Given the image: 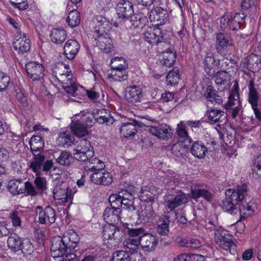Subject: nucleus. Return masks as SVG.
Masks as SVG:
<instances>
[{
    "label": "nucleus",
    "mask_w": 261,
    "mask_h": 261,
    "mask_svg": "<svg viewBox=\"0 0 261 261\" xmlns=\"http://www.w3.org/2000/svg\"><path fill=\"white\" fill-rule=\"evenodd\" d=\"M80 240L78 234L72 229L69 230L62 237H54L51 240L50 247L51 256L54 258L63 256L68 249H74L77 247Z\"/></svg>",
    "instance_id": "nucleus-1"
},
{
    "label": "nucleus",
    "mask_w": 261,
    "mask_h": 261,
    "mask_svg": "<svg viewBox=\"0 0 261 261\" xmlns=\"http://www.w3.org/2000/svg\"><path fill=\"white\" fill-rule=\"evenodd\" d=\"M225 195L226 198L221 205L222 209L231 214H236L238 211L237 205L247 195V186L244 184L238 186L236 189H228Z\"/></svg>",
    "instance_id": "nucleus-2"
},
{
    "label": "nucleus",
    "mask_w": 261,
    "mask_h": 261,
    "mask_svg": "<svg viewBox=\"0 0 261 261\" xmlns=\"http://www.w3.org/2000/svg\"><path fill=\"white\" fill-rule=\"evenodd\" d=\"M29 144L34 157L33 160L28 163V166L34 173H38L45 160V156L42 153L44 150V139L40 135L33 136Z\"/></svg>",
    "instance_id": "nucleus-3"
},
{
    "label": "nucleus",
    "mask_w": 261,
    "mask_h": 261,
    "mask_svg": "<svg viewBox=\"0 0 261 261\" xmlns=\"http://www.w3.org/2000/svg\"><path fill=\"white\" fill-rule=\"evenodd\" d=\"M103 241L111 247L118 245L123 237V230L115 224H107L103 228Z\"/></svg>",
    "instance_id": "nucleus-4"
},
{
    "label": "nucleus",
    "mask_w": 261,
    "mask_h": 261,
    "mask_svg": "<svg viewBox=\"0 0 261 261\" xmlns=\"http://www.w3.org/2000/svg\"><path fill=\"white\" fill-rule=\"evenodd\" d=\"M142 34L145 40L149 44L157 45L159 49L161 48L162 43L159 44L164 40L163 34L158 26L148 27L144 29Z\"/></svg>",
    "instance_id": "nucleus-5"
},
{
    "label": "nucleus",
    "mask_w": 261,
    "mask_h": 261,
    "mask_svg": "<svg viewBox=\"0 0 261 261\" xmlns=\"http://www.w3.org/2000/svg\"><path fill=\"white\" fill-rule=\"evenodd\" d=\"M92 29L90 36H97L103 32L107 33L112 28V23L105 17L101 15H97L92 20Z\"/></svg>",
    "instance_id": "nucleus-6"
},
{
    "label": "nucleus",
    "mask_w": 261,
    "mask_h": 261,
    "mask_svg": "<svg viewBox=\"0 0 261 261\" xmlns=\"http://www.w3.org/2000/svg\"><path fill=\"white\" fill-rule=\"evenodd\" d=\"M35 212L40 224L51 225L55 222L56 212L51 206H47L43 209L41 206H37L35 207Z\"/></svg>",
    "instance_id": "nucleus-7"
},
{
    "label": "nucleus",
    "mask_w": 261,
    "mask_h": 261,
    "mask_svg": "<svg viewBox=\"0 0 261 261\" xmlns=\"http://www.w3.org/2000/svg\"><path fill=\"white\" fill-rule=\"evenodd\" d=\"M31 41L25 33L18 31L14 36L13 45L18 53L23 54L31 49Z\"/></svg>",
    "instance_id": "nucleus-8"
},
{
    "label": "nucleus",
    "mask_w": 261,
    "mask_h": 261,
    "mask_svg": "<svg viewBox=\"0 0 261 261\" xmlns=\"http://www.w3.org/2000/svg\"><path fill=\"white\" fill-rule=\"evenodd\" d=\"M147 128V131L149 133L161 140L169 139L173 132L170 126L165 123L159 124L155 126H148Z\"/></svg>",
    "instance_id": "nucleus-9"
},
{
    "label": "nucleus",
    "mask_w": 261,
    "mask_h": 261,
    "mask_svg": "<svg viewBox=\"0 0 261 261\" xmlns=\"http://www.w3.org/2000/svg\"><path fill=\"white\" fill-rule=\"evenodd\" d=\"M214 238L216 243L224 250H229L231 247L235 246L233 236L223 228L218 232H214Z\"/></svg>",
    "instance_id": "nucleus-10"
},
{
    "label": "nucleus",
    "mask_w": 261,
    "mask_h": 261,
    "mask_svg": "<svg viewBox=\"0 0 261 261\" xmlns=\"http://www.w3.org/2000/svg\"><path fill=\"white\" fill-rule=\"evenodd\" d=\"M28 76L33 81L40 80L44 75V68L42 64L35 62H29L25 65Z\"/></svg>",
    "instance_id": "nucleus-11"
},
{
    "label": "nucleus",
    "mask_w": 261,
    "mask_h": 261,
    "mask_svg": "<svg viewBox=\"0 0 261 261\" xmlns=\"http://www.w3.org/2000/svg\"><path fill=\"white\" fill-rule=\"evenodd\" d=\"M149 18L155 26L160 27L165 24L168 20V14L166 10L161 7H156L150 12Z\"/></svg>",
    "instance_id": "nucleus-12"
},
{
    "label": "nucleus",
    "mask_w": 261,
    "mask_h": 261,
    "mask_svg": "<svg viewBox=\"0 0 261 261\" xmlns=\"http://www.w3.org/2000/svg\"><path fill=\"white\" fill-rule=\"evenodd\" d=\"M187 201L188 198L182 192H179L176 195L169 194L165 197L166 205L171 210L186 203Z\"/></svg>",
    "instance_id": "nucleus-13"
},
{
    "label": "nucleus",
    "mask_w": 261,
    "mask_h": 261,
    "mask_svg": "<svg viewBox=\"0 0 261 261\" xmlns=\"http://www.w3.org/2000/svg\"><path fill=\"white\" fill-rule=\"evenodd\" d=\"M134 1L121 0L116 7L117 14L119 18L127 19L133 15Z\"/></svg>",
    "instance_id": "nucleus-14"
},
{
    "label": "nucleus",
    "mask_w": 261,
    "mask_h": 261,
    "mask_svg": "<svg viewBox=\"0 0 261 261\" xmlns=\"http://www.w3.org/2000/svg\"><path fill=\"white\" fill-rule=\"evenodd\" d=\"M91 38L94 40L93 41L95 42L96 45L103 52L106 53L111 52L113 44L108 32L104 33L103 32L102 34H100V35L92 36Z\"/></svg>",
    "instance_id": "nucleus-15"
},
{
    "label": "nucleus",
    "mask_w": 261,
    "mask_h": 261,
    "mask_svg": "<svg viewBox=\"0 0 261 261\" xmlns=\"http://www.w3.org/2000/svg\"><path fill=\"white\" fill-rule=\"evenodd\" d=\"M124 93L126 100L132 103L140 101L143 96L142 89L136 85L127 87L125 89Z\"/></svg>",
    "instance_id": "nucleus-16"
},
{
    "label": "nucleus",
    "mask_w": 261,
    "mask_h": 261,
    "mask_svg": "<svg viewBox=\"0 0 261 261\" xmlns=\"http://www.w3.org/2000/svg\"><path fill=\"white\" fill-rule=\"evenodd\" d=\"M138 220L140 223H151L155 219L157 215L153 210L152 204H146L144 208L138 211Z\"/></svg>",
    "instance_id": "nucleus-17"
},
{
    "label": "nucleus",
    "mask_w": 261,
    "mask_h": 261,
    "mask_svg": "<svg viewBox=\"0 0 261 261\" xmlns=\"http://www.w3.org/2000/svg\"><path fill=\"white\" fill-rule=\"evenodd\" d=\"M91 181L96 185L108 186L112 184L113 178L111 173L99 170L90 175Z\"/></svg>",
    "instance_id": "nucleus-18"
},
{
    "label": "nucleus",
    "mask_w": 261,
    "mask_h": 261,
    "mask_svg": "<svg viewBox=\"0 0 261 261\" xmlns=\"http://www.w3.org/2000/svg\"><path fill=\"white\" fill-rule=\"evenodd\" d=\"M260 63V58L252 54L243 59L241 62V66L244 68V69L246 68L249 71L255 72L260 68L259 66V64Z\"/></svg>",
    "instance_id": "nucleus-19"
},
{
    "label": "nucleus",
    "mask_w": 261,
    "mask_h": 261,
    "mask_svg": "<svg viewBox=\"0 0 261 261\" xmlns=\"http://www.w3.org/2000/svg\"><path fill=\"white\" fill-rule=\"evenodd\" d=\"M231 44L230 38L227 34L222 33L216 34L215 47L218 54L225 55L228 46Z\"/></svg>",
    "instance_id": "nucleus-20"
},
{
    "label": "nucleus",
    "mask_w": 261,
    "mask_h": 261,
    "mask_svg": "<svg viewBox=\"0 0 261 261\" xmlns=\"http://www.w3.org/2000/svg\"><path fill=\"white\" fill-rule=\"evenodd\" d=\"M220 60L216 61L213 54L207 53L203 60V67L205 72L209 76H213L215 74L214 68H220Z\"/></svg>",
    "instance_id": "nucleus-21"
},
{
    "label": "nucleus",
    "mask_w": 261,
    "mask_h": 261,
    "mask_svg": "<svg viewBox=\"0 0 261 261\" xmlns=\"http://www.w3.org/2000/svg\"><path fill=\"white\" fill-rule=\"evenodd\" d=\"M121 209L107 207L103 212V219L108 224H118L121 221Z\"/></svg>",
    "instance_id": "nucleus-22"
},
{
    "label": "nucleus",
    "mask_w": 261,
    "mask_h": 261,
    "mask_svg": "<svg viewBox=\"0 0 261 261\" xmlns=\"http://www.w3.org/2000/svg\"><path fill=\"white\" fill-rule=\"evenodd\" d=\"M80 46V44L76 40H68L64 46L65 56L69 60L73 59L79 53Z\"/></svg>",
    "instance_id": "nucleus-23"
},
{
    "label": "nucleus",
    "mask_w": 261,
    "mask_h": 261,
    "mask_svg": "<svg viewBox=\"0 0 261 261\" xmlns=\"http://www.w3.org/2000/svg\"><path fill=\"white\" fill-rule=\"evenodd\" d=\"M137 126H142V123L136 120L122 123L120 131V133L126 138L134 137L137 133Z\"/></svg>",
    "instance_id": "nucleus-24"
},
{
    "label": "nucleus",
    "mask_w": 261,
    "mask_h": 261,
    "mask_svg": "<svg viewBox=\"0 0 261 261\" xmlns=\"http://www.w3.org/2000/svg\"><path fill=\"white\" fill-rule=\"evenodd\" d=\"M155 188L153 186L143 187L140 191L139 196L142 201L147 202L146 204H152L157 199Z\"/></svg>",
    "instance_id": "nucleus-25"
},
{
    "label": "nucleus",
    "mask_w": 261,
    "mask_h": 261,
    "mask_svg": "<svg viewBox=\"0 0 261 261\" xmlns=\"http://www.w3.org/2000/svg\"><path fill=\"white\" fill-rule=\"evenodd\" d=\"M138 241L140 245L143 248H147L148 251H153L158 244V240L155 236L148 233L147 231Z\"/></svg>",
    "instance_id": "nucleus-26"
},
{
    "label": "nucleus",
    "mask_w": 261,
    "mask_h": 261,
    "mask_svg": "<svg viewBox=\"0 0 261 261\" xmlns=\"http://www.w3.org/2000/svg\"><path fill=\"white\" fill-rule=\"evenodd\" d=\"M169 216L162 215L159 216L156 221V230L161 236H167L169 232V224L170 223Z\"/></svg>",
    "instance_id": "nucleus-27"
},
{
    "label": "nucleus",
    "mask_w": 261,
    "mask_h": 261,
    "mask_svg": "<svg viewBox=\"0 0 261 261\" xmlns=\"http://www.w3.org/2000/svg\"><path fill=\"white\" fill-rule=\"evenodd\" d=\"M129 22L131 23L130 28L131 29H142L143 31L145 27L148 23L147 16L143 13L133 14L130 17Z\"/></svg>",
    "instance_id": "nucleus-28"
},
{
    "label": "nucleus",
    "mask_w": 261,
    "mask_h": 261,
    "mask_svg": "<svg viewBox=\"0 0 261 261\" xmlns=\"http://www.w3.org/2000/svg\"><path fill=\"white\" fill-rule=\"evenodd\" d=\"M224 111L216 108H211L206 110L205 117L210 123H216L222 122V118H225Z\"/></svg>",
    "instance_id": "nucleus-29"
},
{
    "label": "nucleus",
    "mask_w": 261,
    "mask_h": 261,
    "mask_svg": "<svg viewBox=\"0 0 261 261\" xmlns=\"http://www.w3.org/2000/svg\"><path fill=\"white\" fill-rule=\"evenodd\" d=\"M213 76L219 90H223L230 80L229 74L225 70L215 72V74Z\"/></svg>",
    "instance_id": "nucleus-30"
},
{
    "label": "nucleus",
    "mask_w": 261,
    "mask_h": 261,
    "mask_svg": "<svg viewBox=\"0 0 261 261\" xmlns=\"http://www.w3.org/2000/svg\"><path fill=\"white\" fill-rule=\"evenodd\" d=\"M207 147L201 141L194 142L190 147V152L198 159H203L207 151Z\"/></svg>",
    "instance_id": "nucleus-31"
},
{
    "label": "nucleus",
    "mask_w": 261,
    "mask_h": 261,
    "mask_svg": "<svg viewBox=\"0 0 261 261\" xmlns=\"http://www.w3.org/2000/svg\"><path fill=\"white\" fill-rule=\"evenodd\" d=\"M225 108L229 115L234 119H236L242 112V106L240 104L239 99H237V101L232 99L230 101L228 99L227 102L225 105Z\"/></svg>",
    "instance_id": "nucleus-32"
},
{
    "label": "nucleus",
    "mask_w": 261,
    "mask_h": 261,
    "mask_svg": "<svg viewBox=\"0 0 261 261\" xmlns=\"http://www.w3.org/2000/svg\"><path fill=\"white\" fill-rule=\"evenodd\" d=\"M94 120L100 124L111 125L114 122V119L106 110H97L94 114Z\"/></svg>",
    "instance_id": "nucleus-33"
},
{
    "label": "nucleus",
    "mask_w": 261,
    "mask_h": 261,
    "mask_svg": "<svg viewBox=\"0 0 261 261\" xmlns=\"http://www.w3.org/2000/svg\"><path fill=\"white\" fill-rule=\"evenodd\" d=\"M53 194L55 198L61 200L63 202L70 201L72 197V191L68 188L62 189L57 186L54 190Z\"/></svg>",
    "instance_id": "nucleus-34"
},
{
    "label": "nucleus",
    "mask_w": 261,
    "mask_h": 261,
    "mask_svg": "<svg viewBox=\"0 0 261 261\" xmlns=\"http://www.w3.org/2000/svg\"><path fill=\"white\" fill-rule=\"evenodd\" d=\"M24 188V182L22 179H14L10 180L8 185L9 191L13 195L23 193Z\"/></svg>",
    "instance_id": "nucleus-35"
},
{
    "label": "nucleus",
    "mask_w": 261,
    "mask_h": 261,
    "mask_svg": "<svg viewBox=\"0 0 261 261\" xmlns=\"http://www.w3.org/2000/svg\"><path fill=\"white\" fill-rule=\"evenodd\" d=\"M249 93L248 99L251 107L257 106L258 101L259 98L260 94L257 90L254 87V81L251 80L248 85Z\"/></svg>",
    "instance_id": "nucleus-36"
},
{
    "label": "nucleus",
    "mask_w": 261,
    "mask_h": 261,
    "mask_svg": "<svg viewBox=\"0 0 261 261\" xmlns=\"http://www.w3.org/2000/svg\"><path fill=\"white\" fill-rule=\"evenodd\" d=\"M160 62L166 67H171L174 63L176 58L175 52L173 49L161 51Z\"/></svg>",
    "instance_id": "nucleus-37"
},
{
    "label": "nucleus",
    "mask_w": 261,
    "mask_h": 261,
    "mask_svg": "<svg viewBox=\"0 0 261 261\" xmlns=\"http://www.w3.org/2000/svg\"><path fill=\"white\" fill-rule=\"evenodd\" d=\"M104 163L96 158H90L86 162L85 168L87 171L92 172H97L102 170L105 168Z\"/></svg>",
    "instance_id": "nucleus-38"
},
{
    "label": "nucleus",
    "mask_w": 261,
    "mask_h": 261,
    "mask_svg": "<svg viewBox=\"0 0 261 261\" xmlns=\"http://www.w3.org/2000/svg\"><path fill=\"white\" fill-rule=\"evenodd\" d=\"M204 97L210 102H215L218 104H221L223 102L221 96L219 95L218 91L215 90L212 86L207 87L204 93Z\"/></svg>",
    "instance_id": "nucleus-39"
},
{
    "label": "nucleus",
    "mask_w": 261,
    "mask_h": 261,
    "mask_svg": "<svg viewBox=\"0 0 261 261\" xmlns=\"http://www.w3.org/2000/svg\"><path fill=\"white\" fill-rule=\"evenodd\" d=\"M190 145L181 141H178L172 145L171 148V152L177 157L182 156L187 152Z\"/></svg>",
    "instance_id": "nucleus-40"
},
{
    "label": "nucleus",
    "mask_w": 261,
    "mask_h": 261,
    "mask_svg": "<svg viewBox=\"0 0 261 261\" xmlns=\"http://www.w3.org/2000/svg\"><path fill=\"white\" fill-rule=\"evenodd\" d=\"M71 128L74 134L78 137L85 136L88 134L87 127L80 120L72 122Z\"/></svg>",
    "instance_id": "nucleus-41"
},
{
    "label": "nucleus",
    "mask_w": 261,
    "mask_h": 261,
    "mask_svg": "<svg viewBox=\"0 0 261 261\" xmlns=\"http://www.w3.org/2000/svg\"><path fill=\"white\" fill-rule=\"evenodd\" d=\"M139 242L137 240H133L128 239L123 243V251H127V253L132 255L135 253H140L138 252L139 248Z\"/></svg>",
    "instance_id": "nucleus-42"
},
{
    "label": "nucleus",
    "mask_w": 261,
    "mask_h": 261,
    "mask_svg": "<svg viewBox=\"0 0 261 261\" xmlns=\"http://www.w3.org/2000/svg\"><path fill=\"white\" fill-rule=\"evenodd\" d=\"M67 37L66 32L61 29H55L50 34V37L52 41L58 44H61L64 42Z\"/></svg>",
    "instance_id": "nucleus-43"
},
{
    "label": "nucleus",
    "mask_w": 261,
    "mask_h": 261,
    "mask_svg": "<svg viewBox=\"0 0 261 261\" xmlns=\"http://www.w3.org/2000/svg\"><path fill=\"white\" fill-rule=\"evenodd\" d=\"M204 257L200 254L182 253L174 258V261H204Z\"/></svg>",
    "instance_id": "nucleus-44"
},
{
    "label": "nucleus",
    "mask_w": 261,
    "mask_h": 261,
    "mask_svg": "<svg viewBox=\"0 0 261 261\" xmlns=\"http://www.w3.org/2000/svg\"><path fill=\"white\" fill-rule=\"evenodd\" d=\"M67 22L71 28L78 26L81 22V16L80 13L76 10H72L68 14Z\"/></svg>",
    "instance_id": "nucleus-45"
},
{
    "label": "nucleus",
    "mask_w": 261,
    "mask_h": 261,
    "mask_svg": "<svg viewBox=\"0 0 261 261\" xmlns=\"http://www.w3.org/2000/svg\"><path fill=\"white\" fill-rule=\"evenodd\" d=\"M176 132L178 137L181 139L180 141L184 143H188L191 145L192 140L188 135L186 126L182 122L177 125Z\"/></svg>",
    "instance_id": "nucleus-46"
},
{
    "label": "nucleus",
    "mask_w": 261,
    "mask_h": 261,
    "mask_svg": "<svg viewBox=\"0 0 261 261\" xmlns=\"http://www.w3.org/2000/svg\"><path fill=\"white\" fill-rule=\"evenodd\" d=\"M73 157L70 152L62 151L58 158L56 159L57 163L64 166H69L73 162Z\"/></svg>",
    "instance_id": "nucleus-47"
},
{
    "label": "nucleus",
    "mask_w": 261,
    "mask_h": 261,
    "mask_svg": "<svg viewBox=\"0 0 261 261\" xmlns=\"http://www.w3.org/2000/svg\"><path fill=\"white\" fill-rule=\"evenodd\" d=\"M190 194L191 198L194 199L203 197L205 200L210 201L212 198V194L204 189H191Z\"/></svg>",
    "instance_id": "nucleus-48"
},
{
    "label": "nucleus",
    "mask_w": 261,
    "mask_h": 261,
    "mask_svg": "<svg viewBox=\"0 0 261 261\" xmlns=\"http://www.w3.org/2000/svg\"><path fill=\"white\" fill-rule=\"evenodd\" d=\"M179 80V69L175 67L170 71L166 76V81L168 84L173 86L178 83Z\"/></svg>",
    "instance_id": "nucleus-49"
},
{
    "label": "nucleus",
    "mask_w": 261,
    "mask_h": 261,
    "mask_svg": "<svg viewBox=\"0 0 261 261\" xmlns=\"http://www.w3.org/2000/svg\"><path fill=\"white\" fill-rule=\"evenodd\" d=\"M127 77L126 69L112 70L109 75V77L113 81H124L127 79Z\"/></svg>",
    "instance_id": "nucleus-50"
},
{
    "label": "nucleus",
    "mask_w": 261,
    "mask_h": 261,
    "mask_svg": "<svg viewBox=\"0 0 261 261\" xmlns=\"http://www.w3.org/2000/svg\"><path fill=\"white\" fill-rule=\"evenodd\" d=\"M75 151L73 154L74 159L79 161L84 162H86L92 158L94 154V152H91L90 150L87 152L85 150H75Z\"/></svg>",
    "instance_id": "nucleus-51"
},
{
    "label": "nucleus",
    "mask_w": 261,
    "mask_h": 261,
    "mask_svg": "<svg viewBox=\"0 0 261 261\" xmlns=\"http://www.w3.org/2000/svg\"><path fill=\"white\" fill-rule=\"evenodd\" d=\"M127 232L128 235V239L137 240H140L143 234H145V231H146L142 227L137 228H127Z\"/></svg>",
    "instance_id": "nucleus-52"
},
{
    "label": "nucleus",
    "mask_w": 261,
    "mask_h": 261,
    "mask_svg": "<svg viewBox=\"0 0 261 261\" xmlns=\"http://www.w3.org/2000/svg\"><path fill=\"white\" fill-rule=\"evenodd\" d=\"M58 139L60 145L64 147L70 146L73 141V136L67 131L61 133Z\"/></svg>",
    "instance_id": "nucleus-53"
},
{
    "label": "nucleus",
    "mask_w": 261,
    "mask_h": 261,
    "mask_svg": "<svg viewBox=\"0 0 261 261\" xmlns=\"http://www.w3.org/2000/svg\"><path fill=\"white\" fill-rule=\"evenodd\" d=\"M239 211L241 216L248 217L250 216L253 212L252 205L247 202H244L243 200L240 202Z\"/></svg>",
    "instance_id": "nucleus-54"
},
{
    "label": "nucleus",
    "mask_w": 261,
    "mask_h": 261,
    "mask_svg": "<svg viewBox=\"0 0 261 261\" xmlns=\"http://www.w3.org/2000/svg\"><path fill=\"white\" fill-rule=\"evenodd\" d=\"M35 173L37 177L34 180V183L38 192L42 193L47 189L46 179L45 177L39 176V170L38 173Z\"/></svg>",
    "instance_id": "nucleus-55"
},
{
    "label": "nucleus",
    "mask_w": 261,
    "mask_h": 261,
    "mask_svg": "<svg viewBox=\"0 0 261 261\" xmlns=\"http://www.w3.org/2000/svg\"><path fill=\"white\" fill-rule=\"evenodd\" d=\"M21 240L16 236L10 237L7 240V243L10 248L14 251H17L20 249Z\"/></svg>",
    "instance_id": "nucleus-56"
},
{
    "label": "nucleus",
    "mask_w": 261,
    "mask_h": 261,
    "mask_svg": "<svg viewBox=\"0 0 261 261\" xmlns=\"http://www.w3.org/2000/svg\"><path fill=\"white\" fill-rule=\"evenodd\" d=\"M130 253L122 250L115 251L112 256L113 261H130Z\"/></svg>",
    "instance_id": "nucleus-57"
},
{
    "label": "nucleus",
    "mask_w": 261,
    "mask_h": 261,
    "mask_svg": "<svg viewBox=\"0 0 261 261\" xmlns=\"http://www.w3.org/2000/svg\"><path fill=\"white\" fill-rule=\"evenodd\" d=\"M111 66L112 70L127 69V64L122 58H116L112 60Z\"/></svg>",
    "instance_id": "nucleus-58"
},
{
    "label": "nucleus",
    "mask_w": 261,
    "mask_h": 261,
    "mask_svg": "<svg viewBox=\"0 0 261 261\" xmlns=\"http://www.w3.org/2000/svg\"><path fill=\"white\" fill-rule=\"evenodd\" d=\"M121 196L119 195L118 193L111 195L109 197V202L111 205L110 207L114 209H121L122 206V203H123V201L121 200Z\"/></svg>",
    "instance_id": "nucleus-59"
},
{
    "label": "nucleus",
    "mask_w": 261,
    "mask_h": 261,
    "mask_svg": "<svg viewBox=\"0 0 261 261\" xmlns=\"http://www.w3.org/2000/svg\"><path fill=\"white\" fill-rule=\"evenodd\" d=\"M23 253L30 254L33 251V246L30 239L24 238L21 240L20 249Z\"/></svg>",
    "instance_id": "nucleus-60"
},
{
    "label": "nucleus",
    "mask_w": 261,
    "mask_h": 261,
    "mask_svg": "<svg viewBox=\"0 0 261 261\" xmlns=\"http://www.w3.org/2000/svg\"><path fill=\"white\" fill-rule=\"evenodd\" d=\"M22 213L21 211H14L12 212L10 218L11 219L12 224L15 227H19L21 225V216Z\"/></svg>",
    "instance_id": "nucleus-61"
},
{
    "label": "nucleus",
    "mask_w": 261,
    "mask_h": 261,
    "mask_svg": "<svg viewBox=\"0 0 261 261\" xmlns=\"http://www.w3.org/2000/svg\"><path fill=\"white\" fill-rule=\"evenodd\" d=\"M75 150H80L83 151L94 152L93 148L91 146L90 142L87 139H81L79 142L77 148Z\"/></svg>",
    "instance_id": "nucleus-62"
},
{
    "label": "nucleus",
    "mask_w": 261,
    "mask_h": 261,
    "mask_svg": "<svg viewBox=\"0 0 261 261\" xmlns=\"http://www.w3.org/2000/svg\"><path fill=\"white\" fill-rule=\"evenodd\" d=\"M205 228L209 229L210 231L215 230V232H218L221 231L223 227L219 224L218 220H209L205 225Z\"/></svg>",
    "instance_id": "nucleus-63"
},
{
    "label": "nucleus",
    "mask_w": 261,
    "mask_h": 261,
    "mask_svg": "<svg viewBox=\"0 0 261 261\" xmlns=\"http://www.w3.org/2000/svg\"><path fill=\"white\" fill-rule=\"evenodd\" d=\"M24 188L23 193L27 192L28 195H30L31 196H36L39 192L36 188H35L32 183L27 181L24 182Z\"/></svg>",
    "instance_id": "nucleus-64"
}]
</instances>
